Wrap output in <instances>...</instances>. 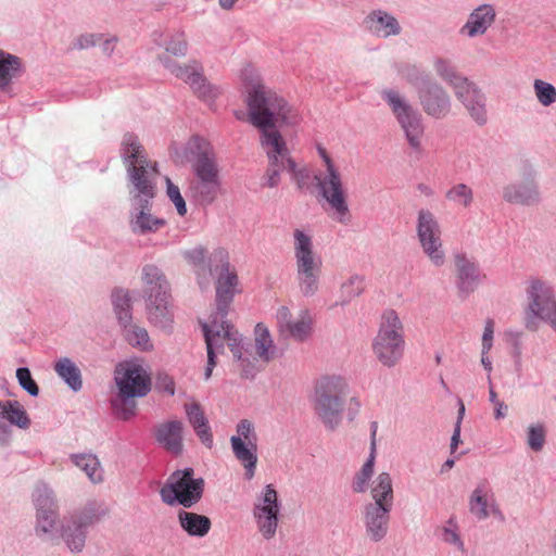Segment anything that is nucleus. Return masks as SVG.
Returning a JSON list of instances; mask_svg holds the SVG:
<instances>
[{
    "mask_svg": "<svg viewBox=\"0 0 556 556\" xmlns=\"http://www.w3.org/2000/svg\"><path fill=\"white\" fill-rule=\"evenodd\" d=\"M70 460L92 484H101L104 481V469L96 454L73 453Z\"/></svg>",
    "mask_w": 556,
    "mask_h": 556,
    "instance_id": "f704fd0d",
    "label": "nucleus"
},
{
    "mask_svg": "<svg viewBox=\"0 0 556 556\" xmlns=\"http://www.w3.org/2000/svg\"><path fill=\"white\" fill-rule=\"evenodd\" d=\"M144 301L149 323L162 331L169 332L174 324V306L170 293L161 296L154 295V298Z\"/></svg>",
    "mask_w": 556,
    "mask_h": 556,
    "instance_id": "c756f323",
    "label": "nucleus"
},
{
    "mask_svg": "<svg viewBox=\"0 0 556 556\" xmlns=\"http://www.w3.org/2000/svg\"><path fill=\"white\" fill-rule=\"evenodd\" d=\"M467 507L470 516L477 521L488 519L500 523L506 521L495 491L488 479H481L475 484L468 495Z\"/></svg>",
    "mask_w": 556,
    "mask_h": 556,
    "instance_id": "2eb2a0df",
    "label": "nucleus"
},
{
    "mask_svg": "<svg viewBox=\"0 0 556 556\" xmlns=\"http://www.w3.org/2000/svg\"><path fill=\"white\" fill-rule=\"evenodd\" d=\"M204 481L193 477V469L186 468L173 472L161 488L163 503L174 506L179 504L186 508L195 505L202 497Z\"/></svg>",
    "mask_w": 556,
    "mask_h": 556,
    "instance_id": "f8f14e48",
    "label": "nucleus"
},
{
    "mask_svg": "<svg viewBox=\"0 0 556 556\" xmlns=\"http://www.w3.org/2000/svg\"><path fill=\"white\" fill-rule=\"evenodd\" d=\"M250 123L258 128L291 127L300 122L299 112L277 92L266 87L253 68L242 72Z\"/></svg>",
    "mask_w": 556,
    "mask_h": 556,
    "instance_id": "f03ea898",
    "label": "nucleus"
},
{
    "mask_svg": "<svg viewBox=\"0 0 556 556\" xmlns=\"http://www.w3.org/2000/svg\"><path fill=\"white\" fill-rule=\"evenodd\" d=\"M177 520L180 528L190 536L203 538L210 532L212 527L208 517L184 509L177 513Z\"/></svg>",
    "mask_w": 556,
    "mask_h": 556,
    "instance_id": "58836bf2",
    "label": "nucleus"
},
{
    "mask_svg": "<svg viewBox=\"0 0 556 556\" xmlns=\"http://www.w3.org/2000/svg\"><path fill=\"white\" fill-rule=\"evenodd\" d=\"M534 97L540 105L549 108L556 103V87L543 79L536 78L532 84Z\"/></svg>",
    "mask_w": 556,
    "mask_h": 556,
    "instance_id": "8fccbe9b",
    "label": "nucleus"
},
{
    "mask_svg": "<svg viewBox=\"0 0 556 556\" xmlns=\"http://www.w3.org/2000/svg\"><path fill=\"white\" fill-rule=\"evenodd\" d=\"M186 263L192 268L197 283L202 291L211 288L214 279V262L212 253L208 254L202 245H197L181 253Z\"/></svg>",
    "mask_w": 556,
    "mask_h": 556,
    "instance_id": "393cba45",
    "label": "nucleus"
},
{
    "mask_svg": "<svg viewBox=\"0 0 556 556\" xmlns=\"http://www.w3.org/2000/svg\"><path fill=\"white\" fill-rule=\"evenodd\" d=\"M188 52V42L184 31H176L172 34L165 42V52L174 56H185Z\"/></svg>",
    "mask_w": 556,
    "mask_h": 556,
    "instance_id": "6e6d98bb",
    "label": "nucleus"
},
{
    "mask_svg": "<svg viewBox=\"0 0 556 556\" xmlns=\"http://www.w3.org/2000/svg\"><path fill=\"white\" fill-rule=\"evenodd\" d=\"M129 193L132 201H151L155 195L157 169L156 163L146 162L131 165L127 169Z\"/></svg>",
    "mask_w": 556,
    "mask_h": 556,
    "instance_id": "aec40b11",
    "label": "nucleus"
},
{
    "mask_svg": "<svg viewBox=\"0 0 556 556\" xmlns=\"http://www.w3.org/2000/svg\"><path fill=\"white\" fill-rule=\"evenodd\" d=\"M365 288L363 276L352 275L341 285L342 304L349 303L352 299L358 296Z\"/></svg>",
    "mask_w": 556,
    "mask_h": 556,
    "instance_id": "864d4df0",
    "label": "nucleus"
},
{
    "mask_svg": "<svg viewBox=\"0 0 556 556\" xmlns=\"http://www.w3.org/2000/svg\"><path fill=\"white\" fill-rule=\"evenodd\" d=\"M496 21V9L491 3H481L472 9L466 22L459 27L458 34L466 39L484 36Z\"/></svg>",
    "mask_w": 556,
    "mask_h": 556,
    "instance_id": "5701e85b",
    "label": "nucleus"
},
{
    "mask_svg": "<svg viewBox=\"0 0 556 556\" xmlns=\"http://www.w3.org/2000/svg\"><path fill=\"white\" fill-rule=\"evenodd\" d=\"M441 540L453 546L456 551L465 553V543L460 534V529L455 517L448 518L440 529Z\"/></svg>",
    "mask_w": 556,
    "mask_h": 556,
    "instance_id": "de8ad7c7",
    "label": "nucleus"
},
{
    "mask_svg": "<svg viewBox=\"0 0 556 556\" xmlns=\"http://www.w3.org/2000/svg\"><path fill=\"white\" fill-rule=\"evenodd\" d=\"M186 152L192 156V178L188 194L198 204H213L223 191L220 167L211 143L199 136L191 137L186 144Z\"/></svg>",
    "mask_w": 556,
    "mask_h": 556,
    "instance_id": "7ed1b4c3",
    "label": "nucleus"
},
{
    "mask_svg": "<svg viewBox=\"0 0 556 556\" xmlns=\"http://www.w3.org/2000/svg\"><path fill=\"white\" fill-rule=\"evenodd\" d=\"M454 94L478 126L488 123L486 96L480 87L469 81Z\"/></svg>",
    "mask_w": 556,
    "mask_h": 556,
    "instance_id": "bb28decb",
    "label": "nucleus"
},
{
    "mask_svg": "<svg viewBox=\"0 0 556 556\" xmlns=\"http://www.w3.org/2000/svg\"><path fill=\"white\" fill-rule=\"evenodd\" d=\"M526 326L536 329L538 320L548 323L556 330V295L552 285L541 279H531L526 289Z\"/></svg>",
    "mask_w": 556,
    "mask_h": 556,
    "instance_id": "9b49d317",
    "label": "nucleus"
},
{
    "mask_svg": "<svg viewBox=\"0 0 556 556\" xmlns=\"http://www.w3.org/2000/svg\"><path fill=\"white\" fill-rule=\"evenodd\" d=\"M280 505L278 502V494L273 484H267L264 486L262 492L256 498L253 514H269V513H279Z\"/></svg>",
    "mask_w": 556,
    "mask_h": 556,
    "instance_id": "49530a36",
    "label": "nucleus"
},
{
    "mask_svg": "<svg viewBox=\"0 0 556 556\" xmlns=\"http://www.w3.org/2000/svg\"><path fill=\"white\" fill-rule=\"evenodd\" d=\"M278 514L279 513L254 515L257 528H258L261 534L266 540L271 539L276 534V530H277V526H278Z\"/></svg>",
    "mask_w": 556,
    "mask_h": 556,
    "instance_id": "4d7b16f0",
    "label": "nucleus"
},
{
    "mask_svg": "<svg viewBox=\"0 0 556 556\" xmlns=\"http://www.w3.org/2000/svg\"><path fill=\"white\" fill-rule=\"evenodd\" d=\"M184 410L189 425L194 430L199 440L207 447L213 444V434L201 404L194 400L184 404Z\"/></svg>",
    "mask_w": 556,
    "mask_h": 556,
    "instance_id": "473e14b6",
    "label": "nucleus"
},
{
    "mask_svg": "<svg viewBox=\"0 0 556 556\" xmlns=\"http://www.w3.org/2000/svg\"><path fill=\"white\" fill-rule=\"evenodd\" d=\"M388 508L378 504H365L362 509V520L365 529V536L372 543H379L388 534L390 513Z\"/></svg>",
    "mask_w": 556,
    "mask_h": 556,
    "instance_id": "b1692460",
    "label": "nucleus"
},
{
    "mask_svg": "<svg viewBox=\"0 0 556 556\" xmlns=\"http://www.w3.org/2000/svg\"><path fill=\"white\" fill-rule=\"evenodd\" d=\"M363 25L370 35L380 39L397 37L403 31V27L397 17L382 9L369 12L365 16Z\"/></svg>",
    "mask_w": 556,
    "mask_h": 556,
    "instance_id": "cd10ccee",
    "label": "nucleus"
},
{
    "mask_svg": "<svg viewBox=\"0 0 556 556\" xmlns=\"http://www.w3.org/2000/svg\"><path fill=\"white\" fill-rule=\"evenodd\" d=\"M102 40V34L85 33L76 36L72 43V50H86L97 46Z\"/></svg>",
    "mask_w": 556,
    "mask_h": 556,
    "instance_id": "052dcab7",
    "label": "nucleus"
},
{
    "mask_svg": "<svg viewBox=\"0 0 556 556\" xmlns=\"http://www.w3.org/2000/svg\"><path fill=\"white\" fill-rule=\"evenodd\" d=\"M260 131V143L269 164L283 165L292 157L291 150L279 127L264 128Z\"/></svg>",
    "mask_w": 556,
    "mask_h": 556,
    "instance_id": "c85d7f7f",
    "label": "nucleus"
},
{
    "mask_svg": "<svg viewBox=\"0 0 556 556\" xmlns=\"http://www.w3.org/2000/svg\"><path fill=\"white\" fill-rule=\"evenodd\" d=\"M141 280L144 300L152 299L154 295L161 296L170 293V285L165 274L153 264H147L142 267Z\"/></svg>",
    "mask_w": 556,
    "mask_h": 556,
    "instance_id": "72a5a7b5",
    "label": "nucleus"
},
{
    "mask_svg": "<svg viewBox=\"0 0 556 556\" xmlns=\"http://www.w3.org/2000/svg\"><path fill=\"white\" fill-rule=\"evenodd\" d=\"M420 249L429 263L441 268L447 263V252L442 240V228L435 215L429 210H420L416 224Z\"/></svg>",
    "mask_w": 556,
    "mask_h": 556,
    "instance_id": "ddd939ff",
    "label": "nucleus"
},
{
    "mask_svg": "<svg viewBox=\"0 0 556 556\" xmlns=\"http://www.w3.org/2000/svg\"><path fill=\"white\" fill-rule=\"evenodd\" d=\"M275 319L277 332L281 338L305 342L313 334L314 317L306 307L292 313L288 306H279Z\"/></svg>",
    "mask_w": 556,
    "mask_h": 556,
    "instance_id": "dca6fc26",
    "label": "nucleus"
},
{
    "mask_svg": "<svg viewBox=\"0 0 556 556\" xmlns=\"http://www.w3.org/2000/svg\"><path fill=\"white\" fill-rule=\"evenodd\" d=\"M494 336V321L492 319L486 320L482 334L481 352L489 354L493 346Z\"/></svg>",
    "mask_w": 556,
    "mask_h": 556,
    "instance_id": "680f3d73",
    "label": "nucleus"
},
{
    "mask_svg": "<svg viewBox=\"0 0 556 556\" xmlns=\"http://www.w3.org/2000/svg\"><path fill=\"white\" fill-rule=\"evenodd\" d=\"M370 497L371 501L367 504H378L388 508H393V483L389 472H380L371 482Z\"/></svg>",
    "mask_w": 556,
    "mask_h": 556,
    "instance_id": "4c0bfd02",
    "label": "nucleus"
},
{
    "mask_svg": "<svg viewBox=\"0 0 556 556\" xmlns=\"http://www.w3.org/2000/svg\"><path fill=\"white\" fill-rule=\"evenodd\" d=\"M295 277L300 293L314 296L319 290L323 261L315 249L311 231L296 228L292 233Z\"/></svg>",
    "mask_w": 556,
    "mask_h": 556,
    "instance_id": "423d86ee",
    "label": "nucleus"
},
{
    "mask_svg": "<svg viewBox=\"0 0 556 556\" xmlns=\"http://www.w3.org/2000/svg\"><path fill=\"white\" fill-rule=\"evenodd\" d=\"M376 431L372 433V440L370 443V453L367 460L364 463L359 471L355 475L352 489L356 493H363L367 491L369 481L372 478L375 462H376V440H375Z\"/></svg>",
    "mask_w": 556,
    "mask_h": 556,
    "instance_id": "37998d69",
    "label": "nucleus"
},
{
    "mask_svg": "<svg viewBox=\"0 0 556 556\" xmlns=\"http://www.w3.org/2000/svg\"><path fill=\"white\" fill-rule=\"evenodd\" d=\"M22 73V59L0 49V91L9 90Z\"/></svg>",
    "mask_w": 556,
    "mask_h": 556,
    "instance_id": "e433bc0d",
    "label": "nucleus"
},
{
    "mask_svg": "<svg viewBox=\"0 0 556 556\" xmlns=\"http://www.w3.org/2000/svg\"><path fill=\"white\" fill-rule=\"evenodd\" d=\"M92 516L78 513L64 517L60 530V542H63L71 553H80L85 548L88 528Z\"/></svg>",
    "mask_w": 556,
    "mask_h": 556,
    "instance_id": "412c9836",
    "label": "nucleus"
},
{
    "mask_svg": "<svg viewBox=\"0 0 556 556\" xmlns=\"http://www.w3.org/2000/svg\"><path fill=\"white\" fill-rule=\"evenodd\" d=\"M30 418L18 401H0V445H9L12 440V427L28 429Z\"/></svg>",
    "mask_w": 556,
    "mask_h": 556,
    "instance_id": "4be33fe9",
    "label": "nucleus"
},
{
    "mask_svg": "<svg viewBox=\"0 0 556 556\" xmlns=\"http://www.w3.org/2000/svg\"><path fill=\"white\" fill-rule=\"evenodd\" d=\"M405 348L404 329L395 311L383 313L377 336L372 341L376 358L386 367L395 366L403 357Z\"/></svg>",
    "mask_w": 556,
    "mask_h": 556,
    "instance_id": "9d476101",
    "label": "nucleus"
},
{
    "mask_svg": "<svg viewBox=\"0 0 556 556\" xmlns=\"http://www.w3.org/2000/svg\"><path fill=\"white\" fill-rule=\"evenodd\" d=\"M282 169L290 174L291 180L299 189H303L307 186L311 178V170L306 165L298 164L295 160L291 157L282 165Z\"/></svg>",
    "mask_w": 556,
    "mask_h": 556,
    "instance_id": "3c124183",
    "label": "nucleus"
},
{
    "mask_svg": "<svg viewBox=\"0 0 556 556\" xmlns=\"http://www.w3.org/2000/svg\"><path fill=\"white\" fill-rule=\"evenodd\" d=\"M445 198L456 205L469 207L473 201V192L466 184H456L446 191Z\"/></svg>",
    "mask_w": 556,
    "mask_h": 556,
    "instance_id": "603ef678",
    "label": "nucleus"
},
{
    "mask_svg": "<svg viewBox=\"0 0 556 556\" xmlns=\"http://www.w3.org/2000/svg\"><path fill=\"white\" fill-rule=\"evenodd\" d=\"M257 433L254 424L241 419L236 426V434L230 437V446L235 458L244 469V479L252 480L258 462Z\"/></svg>",
    "mask_w": 556,
    "mask_h": 556,
    "instance_id": "4468645a",
    "label": "nucleus"
},
{
    "mask_svg": "<svg viewBox=\"0 0 556 556\" xmlns=\"http://www.w3.org/2000/svg\"><path fill=\"white\" fill-rule=\"evenodd\" d=\"M433 70L435 74L452 87L454 93L462 89L470 80L459 73L454 63L445 58H437L433 60Z\"/></svg>",
    "mask_w": 556,
    "mask_h": 556,
    "instance_id": "a19ab883",
    "label": "nucleus"
},
{
    "mask_svg": "<svg viewBox=\"0 0 556 556\" xmlns=\"http://www.w3.org/2000/svg\"><path fill=\"white\" fill-rule=\"evenodd\" d=\"M243 342V356H250L253 359L251 368L244 370L239 366L235 355H232V363L235 368L240 372L242 377L252 376L256 371L257 362L269 363L278 356V349L274 342L271 333L267 326L258 323L254 328V348L255 354L250 351V343L242 337Z\"/></svg>",
    "mask_w": 556,
    "mask_h": 556,
    "instance_id": "f3484780",
    "label": "nucleus"
},
{
    "mask_svg": "<svg viewBox=\"0 0 556 556\" xmlns=\"http://www.w3.org/2000/svg\"><path fill=\"white\" fill-rule=\"evenodd\" d=\"M460 442V427L455 426L454 432L451 439V451L454 453Z\"/></svg>",
    "mask_w": 556,
    "mask_h": 556,
    "instance_id": "774afa93",
    "label": "nucleus"
},
{
    "mask_svg": "<svg viewBox=\"0 0 556 556\" xmlns=\"http://www.w3.org/2000/svg\"><path fill=\"white\" fill-rule=\"evenodd\" d=\"M184 430L185 426L178 419L164 421L155 427V439L166 451L178 455L184 448Z\"/></svg>",
    "mask_w": 556,
    "mask_h": 556,
    "instance_id": "2f4dec72",
    "label": "nucleus"
},
{
    "mask_svg": "<svg viewBox=\"0 0 556 556\" xmlns=\"http://www.w3.org/2000/svg\"><path fill=\"white\" fill-rule=\"evenodd\" d=\"M535 177V170L531 166L526 167L523 179L511 181L503 187V200L515 205H538L542 198Z\"/></svg>",
    "mask_w": 556,
    "mask_h": 556,
    "instance_id": "6ab92c4d",
    "label": "nucleus"
},
{
    "mask_svg": "<svg viewBox=\"0 0 556 556\" xmlns=\"http://www.w3.org/2000/svg\"><path fill=\"white\" fill-rule=\"evenodd\" d=\"M381 99L399 124L409 147L420 151L425 136V123L421 113L400 90L386 88L380 92Z\"/></svg>",
    "mask_w": 556,
    "mask_h": 556,
    "instance_id": "1a4fd4ad",
    "label": "nucleus"
},
{
    "mask_svg": "<svg viewBox=\"0 0 556 556\" xmlns=\"http://www.w3.org/2000/svg\"><path fill=\"white\" fill-rule=\"evenodd\" d=\"M115 317L122 328L132 323L131 299L127 291L115 290L112 294Z\"/></svg>",
    "mask_w": 556,
    "mask_h": 556,
    "instance_id": "c03bdc74",
    "label": "nucleus"
},
{
    "mask_svg": "<svg viewBox=\"0 0 556 556\" xmlns=\"http://www.w3.org/2000/svg\"><path fill=\"white\" fill-rule=\"evenodd\" d=\"M114 382L117 388L112 404L123 420L131 418L136 413V397L146 396L151 390V374L143 358L135 357L116 365Z\"/></svg>",
    "mask_w": 556,
    "mask_h": 556,
    "instance_id": "20e7f679",
    "label": "nucleus"
},
{
    "mask_svg": "<svg viewBox=\"0 0 556 556\" xmlns=\"http://www.w3.org/2000/svg\"><path fill=\"white\" fill-rule=\"evenodd\" d=\"M212 261L214 262V278H216V311L207 321L201 324L207 352L205 380L211 378L217 364L216 357L224 352L225 344L244 370L251 368L253 363L249 355L243 356L242 334L227 318L238 283V277L236 271L231 269L227 250L224 248L215 249L212 252Z\"/></svg>",
    "mask_w": 556,
    "mask_h": 556,
    "instance_id": "f257e3e1",
    "label": "nucleus"
},
{
    "mask_svg": "<svg viewBox=\"0 0 556 556\" xmlns=\"http://www.w3.org/2000/svg\"><path fill=\"white\" fill-rule=\"evenodd\" d=\"M157 386L163 392L167 393L168 395L173 396L175 394V381L172 377L167 375L159 377Z\"/></svg>",
    "mask_w": 556,
    "mask_h": 556,
    "instance_id": "69168bd1",
    "label": "nucleus"
},
{
    "mask_svg": "<svg viewBox=\"0 0 556 556\" xmlns=\"http://www.w3.org/2000/svg\"><path fill=\"white\" fill-rule=\"evenodd\" d=\"M118 38L115 35H103L102 40L98 43L105 55H111L115 50Z\"/></svg>",
    "mask_w": 556,
    "mask_h": 556,
    "instance_id": "0e129e2a",
    "label": "nucleus"
},
{
    "mask_svg": "<svg viewBox=\"0 0 556 556\" xmlns=\"http://www.w3.org/2000/svg\"><path fill=\"white\" fill-rule=\"evenodd\" d=\"M416 92L419 104L427 116L443 119L451 114L452 98L439 83L427 77L417 86Z\"/></svg>",
    "mask_w": 556,
    "mask_h": 556,
    "instance_id": "a211bd4d",
    "label": "nucleus"
},
{
    "mask_svg": "<svg viewBox=\"0 0 556 556\" xmlns=\"http://www.w3.org/2000/svg\"><path fill=\"white\" fill-rule=\"evenodd\" d=\"M166 224L164 218L152 214L150 201H134L129 212L128 225L136 236H148L157 232Z\"/></svg>",
    "mask_w": 556,
    "mask_h": 556,
    "instance_id": "a878e982",
    "label": "nucleus"
},
{
    "mask_svg": "<svg viewBox=\"0 0 556 556\" xmlns=\"http://www.w3.org/2000/svg\"><path fill=\"white\" fill-rule=\"evenodd\" d=\"M190 88L199 99L206 103L214 102L222 93V88L218 85L206 79L204 71Z\"/></svg>",
    "mask_w": 556,
    "mask_h": 556,
    "instance_id": "09e8293b",
    "label": "nucleus"
},
{
    "mask_svg": "<svg viewBox=\"0 0 556 556\" xmlns=\"http://www.w3.org/2000/svg\"><path fill=\"white\" fill-rule=\"evenodd\" d=\"M458 290L468 295L481 283V274L478 265L464 253L454 257Z\"/></svg>",
    "mask_w": 556,
    "mask_h": 556,
    "instance_id": "7c9ffc66",
    "label": "nucleus"
},
{
    "mask_svg": "<svg viewBox=\"0 0 556 556\" xmlns=\"http://www.w3.org/2000/svg\"><path fill=\"white\" fill-rule=\"evenodd\" d=\"M119 152L126 170L131 165L136 166L150 161L139 138L132 134H125L123 136Z\"/></svg>",
    "mask_w": 556,
    "mask_h": 556,
    "instance_id": "ea45409f",
    "label": "nucleus"
},
{
    "mask_svg": "<svg viewBox=\"0 0 556 556\" xmlns=\"http://www.w3.org/2000/svg\"><path fill=\"white\" fill-rule=\"evenodd\" d=\"M349 393V382L340 375H324L315 381L314 409L326 429L333 431L341 425Z\"/></svg>",
    "mask_w": 556,
    "mask_h": 556,
    "instance_id": "39448f33",
    "label": "nucleus"
},
{
    "mask_svg": "<svg viewBox=\"0 0 556 556\" xmlns=\"http://www.w3.org/2000/svg\"><path fill=\"white\" fill-rule=\"evenodd\" d=\"M159 61L172 75L178 79L184 80L190 87L203 71L202 65L195 60L179 64L167 54H160Z\"/></svg>",
    "mask_w": 556,
    "mask_h": 556,
    "instance_id": "c9c22d12",
    "label": "nucleus"
},
{
    "mask_svg": "<svg viewBox=\"0 0 556 556\" xmlns=\"http://www.w3.org/2000/svg\"><path fill=\"white\" fill-rule=\"evenodd\" d=\"M16 379L23 390L31 396H38L39 388L31 377L30 370L26 367H21L16 370Z\"/></svg>",
    "mask_w": 556,
    "mask_h": 556,
    "instance_id": "bf43d9fd",
    "label": "nucleus"
},
{
    "mask_svg": "<svg viewBox=\"0 0 556 556\" xmlns=\"http://www.w3.org/2000/svg\"><path fill=\"white\" fill-rule=\"evenodd\" d=\"M58 377L74 392L83 388L81 371L70 357L59 358L53 366Z\"/></svg>",
    "mask_w": 556,
    "mask_h": 556,
    "instance_id": "79ce46f5",
    "label": "nucleus"
},
{
    "mask_svg": "<svg viewBox=\"0 0 556 556\" xmlns=\"http://www.w3.org/2000/svg\"><path fill=\"white\" fill-rule=\"evenodd\" d=\"M323 161V169L315 175L316 185L321 198L331 211V217L343 225L351 220V212L348 202V188L339 166L321 146L317 147Z\"/></svg>",
    "mask_w": 556,
    "mask_h": 556,
    "instance_id": "0eeeda50",
    "label": "nucleus"
},
{
    "mask_svg": "<svg viewBox=\"0 0 556 556\" xmlns=\"http://www.w3.org/2000/svg\"><path fill=\"white\" fill-rule=\"evenodd\" d=\"M507 413H508V406L503 402H498L496 403V405H494V418L500 420V419H504L506 416H507Z\"/></svg>",
    "mask_w": 556,
    "mask_h": 556,
    "instance_id": "338daca9",
    "label": "nucleus"
},
{
    "mask_svg": "<svg viewBox=\"0 0 556 556\" xmlns=\"http://www.w3.org/2000/svg\"><path fill=\"white\" fill-rule=\"evenodd\" d=\"M526 435L529 448L534 452H539L545 444V426L541 422L531 424L527 427Z\"/></svg>",
    "mask_w": 556,
    "mask_h": 556,
    "instance_id": "5fc2aeb1",
    "label": "nucleus"
},
{
    "mask_svg": "<svg viewBox=\"0 0 556 556\" xmlns=\"http://www.w3.org/2000/svg\"><path fill=\"white\" fill-rule=\"evenodd\" d=\"M165 180H166L167 197L175 205L177 213L180 216H185L187 213V205H186V201H185L184 197L180 193L179 187L176 186L175 184H173L168 177H166Z\"/></svg>",
    "mask_w": 556,
    "mask_h": 556,
    "instance_id": "13d9d810",
    "label": "nucleus"
},
{
    "mask_svg": "<svg viewBox=\"0 0 556 556\" xmlns=\"http://www.w3.org/2000/svg\"><path fill=\"white\" fill-rule=\"evenodd\" d=\"M280 170H283L282 165H274L268 163L267 172L263 178V185L268 188L278 186L280 181Z\"/></svg>",
    "mask_w": 556,
    "mask_h": 556,
    "instance_id": "e2e57ef3",
    "label": "nucleus"
},
{
    "mask_svg": "<svg viewBox=\"0 0 556 556\" xmlns=\"http://www.w3.org/2000/svg\"><path fill=\"white\" fill-rule=\"evenodd\" d=\"M31 498L35 508V536L43 544H60L62 519L55 492L47 484H38Z\"/></svg>",
    "mask_w": 556,
    "mask_h": 556,
    "instance_id": "6e6552de",
    "label": "nucleus"
},
{
    "mask_svg": "<svg viewBox=\"0 0 556 556\" xmlns=\"http://www.w3.org/2000/svg\"><path fill=\"white\" fill-rule=\"evenodd\" d=\"M123 333L126 341L134 348L149 352L153 350V343L150 339L148 330L144 327L134 323L123 328Z\"/></svg>",
    "mask_w": 556,
    "mask_h": 556,
    "instance_id": "a18cd8bd",
    "label": "nucleus"
}]
</instances>
